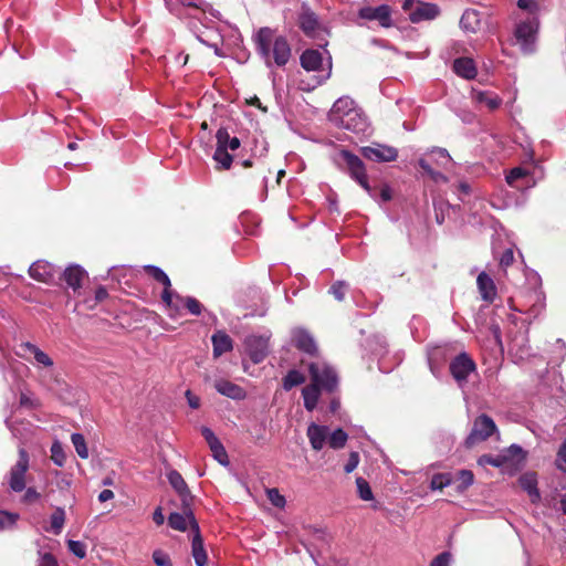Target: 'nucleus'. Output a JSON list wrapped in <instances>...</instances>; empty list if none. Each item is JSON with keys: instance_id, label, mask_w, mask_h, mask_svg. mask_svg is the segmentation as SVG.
<instances>
[{"instance_id": "obj_1", "label": "nucleus", "mask_w": 566, "mask_h": 566, "mask_svg": "<svg viewBox=\"0 0 566 566\" xmlns=\"http://www.w3.org/2000/svg\"><path fill=\"white\" fill-rule=\"evenodd\" d=\"M328 118L335 126L357 135L366 134L369 130L368 118L355 101L347 96L339 97L334 103Z\"/></svg>"}, {"instance_id": "obj_2", "label": "nucleus", "mask_w": 566, "mask_h": 566, "mask_svg": "<svg viewBox=\"0 0 566 566\" xmlns=\"http://www.w3.org/2000/svg\"><path fill=\"white\" fill-rule=\"evenodd\" d=\"M255 44L258 52L265 60L270 66L271 46L274 62L277 66H284L291 57V48L289 42L283 36H277L273 40V32L269 28H262L255 35Z\"/></svg>"}, {"instance_id": "obj_3", "label": "nucleus", "mask_w": 566, "mask_h": 566, "mask_svg": "<svg viewBox=\"0 0 566 566\" xmlns=\"http://www.w3.org/2000/svg\"><path fill=\"white\" fill-rule=\"evenodd\" d=\"M15 354L20 358L31 363L39 370H44L46 374H51L54 367L53 359L39 346L31 342H22L19 344Z\"/></svg>"}, {"instance_id": "obj_4", "label": "nucleus", "mask_w": 566, "mask_h": 566, "mask_svg": "<svg viewBox=\"0 0 566 566\" xmlns=\"http://www.w3.org/2000/svg\"><path fill=\"white\" fill-rule=\"evenodd\" d=\"M311 381L322 387L324 391L333 392L338 385V377L332 366L325 361H314L308 365Z\"/></svg>"}, {"instance_id": "obj_5", "label": "nucleus", "mask_w": 566, "mask_h": 566, "mask_svg": "<svg viewBox=\"0 0 566 566\" xmlns=\"http://www.w3.org/2000/svg\"><path fill=\"white\" fill-rule=\"evenodd\" d=\"M495 432V422L491 417L483 413L474 420L472 430L465 439V446L471 448L479 442L485 441Z\"/></svg>"}, {"instance_id": "obj_6", "label": "nucleus", "mask_w": 566, "mask_h": 566, "mask_svg": "<svg viewBox=\"0 0 566 566\" xmlns=\"http://www.w3.org/2000/svg\"><path fill=\"white\" fill-rule=\"evenodd\" d=\"M537 30L538 20L535 17H531L516 25L515 38L523 52L531 53L534 51Z\"/></svg>"}, {"instance_id": "obj_7", "label": "nucleus", "mask_w": 566, "mask_h": 566, "mask_svg": "<svg viewBox=\"0 0 566 566\" xmlns=\"http://www.w3.org/2000/svg\"><path fill=\"white\" fill-rule=\"evenodd\" d=\"M476 365L467 354L461 353L450 363V373L460 388H463L471 374L475 373Z\"/></svg>"}, {"instance_id": "obj_8", "label": "nucleus", "mask_w": 566, "mask_h": 566, "mask_svg": "<svg viewBox=\"0 0 566 566\" xmlns=\"http://www.w3.org/2000/svg\"><path fill=\"white\" fill-rule=\"evenodd\" d=\"M340 157L345 161L352 178L355 179L370 196H373L363 160L348 150H342Z\"/></svg>"}, {"instance_id": "obj_9", "label": "nucleus", "mask_w": 566, "mask_h": 566, "mask_svg": "<svg viewBox=\"0 0 566 566\" xmlns=\"http://www.w3.org/2000/svg\"><path fill=\"white\" fill-rule=\"evenodd\" d=\"M29 469V455L21 448L19 459L9 472V486L13 492H22L25 489V473Z\"/></svg>"}, {"instance_id": "obj_10", "label": "nucleus", "mask_w": 566, "mask_h": 566, "mask_svg": "<svg viewBox=\"0 0 566 566\" xmlns=\"http://www.w3.org/2000/svg\"><path fill=\"white\" fill-rule=\"evenodd\" d=\"M360 153L366 159L376 163H390L398 157V150L395 147L382 144L361 147Z\"/></svg>"}, {"instance_id": "obj_11", "label": "nucleus", "mask_w": 566, "mask_h": 566, "mask_svg": "<svg viewBox=\"0 0 566 566\" xmlns=\"http://www.w3.org/2000/svg\"><path fill=\"white\" fill-rule=\"evenodd\" d=\"M168 524L171 528L180 532H185L190 527L192 531H195V534L199 533V525L195 518L190 505H188V507L182 505V513H171L168 517Z\"/></svg>"}, {"instance_id": "obj_12", "label": "nucleus", "mask_w": 566, "mask_h": 566, "mask_svg": "<svg viewBox=\"0 0 566 566\" xmlns=\"http://www.w3.org/2000/svg\"><path fill=\"white\" fill-rule=\"evenodd\" d=\"M358 17L369 21L376 20L382 28H390L392 25L391 9L387 4L364 7L359 9Z\"/></svg>"}, {"instance_id": "obj_13", "label": "nucleus", "mask_w": 566, "mask_h": 566, "mask_svg": "<svg viewBox=\"0 0 566 566\" xmlns=\"http://www.w3.org/2000/svg\"><path fill=\"white\" fill-rule=\"evenodd\" d=\"M269 337L251 335L244 340L248 355L255 364L261 363L268 355Z\"/></svg>"}, {"instance_id": "obj_14", "label": "nucleus", "mask_w": 566, "mask_h": 566, "mask_svg": "<svg viewBox=\"0 0 566 566\" xmlns=\"http://www.w3.org/2000/svg\"><path fill=\"white\" fill-rule=\"evenodd\" d=\"M292 344L301 352L315 355L317 353V345L313 335L305 328L296 327L291 333Z\"/></svg>"}, {"instance_id": "obj_15", "label": "nucleus", "mask_w": 566, "mask_h": 566, "mask_svg": "<svg viewBox=\"0 0 566 566\" xmlns=\"http://www.w3.org/2000/svg\"><path fill=\"white\" fill-rule=\"evenodd\" d=\"M29 274L36 281L51 283L56 276L60 275V269L46 261L39 260L30 265Z\"/></svg>"}, {"instance_id": "obj_16", "label": "nucleus", "mask_w": 566, "mask_h": 566, "mask_svg": "<svg viewBox=\"0 0 566 566\" xmlns=\"http://www.w3.org/2000/svg\"><path fill=\"white\" fill-rule=\"evenodd\" d=\"M145 271L157 282L161 283L164 285V291L161 294L163 302L167 306H174V293L170 290L171 282L168 275L158 266L156 265H146Z\"/></svg>"}, {"instance_id": "obj_17", "label": "nucleus", "mask_w": 566, "mask_h": 566, "mask_svg": "<svg viewBox=\"0 0 566 566\" xmlns=\"http://www.w3.org/2000/svg\"><path fill=\"white\" fill-rule=\"evenodd\" d=\"M440 13V9L434 3L419 1L416 4L415 10L409 13V20L412 23H419L422 21H431L436 19Z\"/></svg>"}, {"instance_id": "obj_18", "label": "nucleus", "mask_w": 566, "mask_h": 566, "mask_svg": "<svg viewBox=\"0 0 566 566\" xmlns=\"http://www.w3.org/2000/svg\"><path fill=\"white\" fill-rule=\"evenodd\" d=\"M167 479L171 488L180 496L182 505L188 507L192 502V495L181 474L176 470H170L167 473Z\"/></svg>"}, {"instance_id": "obj_19", "label": "nucleus", "mask_w": 566, "mask_h": 566, "mask_svg": "<svg viewBox=\"0 0 566 566\" xmlns=\"http://www.w3.org/2000/svg\"><path fill=\"white\" fill-rule=\"evenodd\" d=\"M298 25L302 31L311 38H315L319 30V21L317 15L306 6L302 7V11L298 17Z\"/></svg>"}, {"instance_id": "obj_20", "label": "nucleus", "mask_w": 566, "mask_h": 566, "mask_svg": "<svg viewBox=\"0 0 566 566\" xmlns=\"http://www.w3.org/2000/svg\"><path fill=\"white\" fill-rule=\"evenodd\" d=\"M214 388L220 395L233 400H243L247 397V392L242 387L227 379H217L214 381Z\"/></svg>"}, {"instance_id": "obj_21", "label": "nucleus", "mask_w": 566, "mask_h": 566, "mask_svg": "<svg viewBox=\"0 0 566 566\" xmlns=\"http://www.w3.org/2000/svg\"><path fill=\"white\" fill-rule=\"evenodd\" d=\"M306 434L312 448L319 451L323 449L328 438V427L311 423L307 428Z\"/></svg>"}, {"instance_id": "obj_22", "label": "nucleus", "mask_w": 566, "mask_h": 566, "mask_svg": "<svg viewBox=\"0 0 566 566\" xmlns=\"http://www.w3.org/2000/svg\"><path fill=\"white\" fill-rule=\"evenodd\" d=\"M476 284L482 300L493 302L496 296L494 281L485 272H481L476 279Z\"/></svg>"}, {"instance_id": "obj_23", "label": "nucleus", "mask_w": 566, "mask_h": 566, "mask_svg": "<svg viewBox=\"0 0 566 566\" xmlns=\"http://www.w3.org/2000/svg\"><path fill=\"white\" fill-rule=\"evenodd\" d=\"M453 71L457 75L465 80L474 78L478 73L475 63L470 57L455 59L453 62Z\"/></svg>"}, {"instance_id": "obj_24", "label": "nucleus", "mask_w": 566, "mask_h": 566, "mask_svg": "<svg viewBox=\"0 0 566 566\" xmlns=\"http://www.w3.org/2000/svg\"><path fill=\"white\" fill-rule=\"evenodd\" d=\"M300 61L306 71H319L323 65V54L318 50H305Z\"/></svg>"}, {"instance_id": "obj_25", "label": "nucleus", "mask_w": 566, "mask_h": 566, "mask_svg": "<svg viewBox=\"0 0 566 566\" xmlns=\"http://www.w3.org/2000/svg\"><path fill=\"white\" fill-rule=\"evenodd\" d=\"M518 484L525 492H527L532 502H536L539 500L536 473L526 472L522 474L518 479Z\"/></svg>"}, {"instance_id": "obj_26", "label": "nucleus", "mask_w": 566, "mask_h": 566, "mask_svg": "<svg viewBox=\"0 0 566 566\" xmlns=\"http://www.w3.org/2000/svg\"><path fill=\"white\" fill-rule=\"evenodd\" d=\"M213 346V356L219 357L224 353L232 350V339L222 331H218L211 337Z\"/></svg>"}, {"instance_id": "obj_27", "label": "nucleus", "mask_w": 566, "mask_h": 566, "mask_svg": "<svg viewBox=\"0 0 566 566\" xmlns=\"http://www.w3.org/2000/svg\"><path fill=\"white\" fill-rule=\"evenodd\" d=\"M86 272L80 265H70L63 272V277L66 284L74 291L81 286Z\"/></svg>"}, {"instance_id": "obj_28", "label": "nucleus", "mask_w": 566, "mask_h": 566, "mask_svg": "<svg viewBox=\"0 0 566 566\" xmlns=\"http://www.w3.org/2000/svg\"><path fill=\"white\" fill-rule=\"evenodd\" d=\"M472 98L479 104L485 105L490 111H494L500 107L502 99L492 92L488 91H472Z\"/></svg>"}, {"instance_id": "obj_29", "label": "nucleus", "mask_w": 566, "mask_h": 566, "mask_svg": "<svg viewBox=\"0 0 566 566\" xmlns=\"http://www.w3.org/2000/svg\"><path fill=\"white\" fill-rule=\"evenodd\" d=\"M322 387L311 381L310 385L303 388L302 395L304 399V407L308 411H313L318 402Z\"/></svg>"}, {"instance_id": "obj_30", "label": "nucleus", "mask_w": 566, "mask_h": 566, "mask_svg": "<svg viewBox=\"0 0 566 566\" xmlns=\"http://www.w3.org/2000/svg\"><path fill=\"white\" fill-rule=\"evenodd\" d=\"M444 360V349L442 347H433L428 352V364L433 376L439 377L440 366Z\"/></svg>"}, {"instance_id": "obj_31", "label": "nucleus", "mask_w": 566, "mask_h": 566, "mask_svg": "<svg viewBox=\"0 0 566 566\" xmlns=\"http://www.w3.org/2000/svg\"><path fill=\"white\" fill-rule=\"evenodd\" d=\"M192 557L197 566H206L207 563V553L203 547V542L199 533H196L192 543Z\"/></svg>"}, {"instance_id": "obj_32", "label": "nucleus", "mask_w": 566, "mask_h": 566, "mask_svg": "<svg viewBox=\"0 0 566 566\" xmlns=\"http://www.w3.org/2000/svg\"><path fill=\"white\" fill-rule=\"evenodd\" d=\"M217 145L231 150H237L240 147V139L238 137H230L226 128H219L217 134Z\"/></svg>"}, {"instance_id": "obj_33", "label": "nucleus", "mask_w": 566, "mask_h": 566, "mask_svg": "<svg viewBox=\"0 0 566 566\" xmlns=\"http://www.w3.org/2000/svg\"><path fill=\"white\" fill-rule=\"evenodd\" d=\"M480 24L479 13L475 10H465L460 19L463 30L475 32Z\"/></svg>"}, {"instance_id": "obj_34", "label": "nucleus", "mask_w": 566, "mask_h": 566, "mask_svg": "<svg viewBox=\"0 0 566 566\" xmlns=\"http://www.w3.org/2000/svg\"><path fill=\"white\" fill-rule=\"evenodd\" d=\"M50 521H51L50 531L54 535H59L62 532L64 523H65L64 510L62 507H56L54 510V512L52 513Z\"/></svg>"}, {"instance_id": "obj_35", "label": "nucleus", "mask_w": 566, "mask_h": 566, "mask_svg": "<svg viewBox=\"0 0 566 566\" xmlns=\"http://www.w3.org/2000/svg\"><path fill=\"white\" fill-rule=\"evenodd\" d=\"M304 381H305L304 375L296 369H292L283 378V388H284V390L289 391L292 388L303 384Z\"/></svg>"}, {"instance_id": "obj_36", "label": "nucleus", "mask_w": 566, "mask_h": 566, "mask_svg": "<svg viewBox=\"0 0 566 566\" xmlns=\"http://www.w3.org/2000/svg\"><path fill=\"white\" fill-rule=\"evenodd\" d=\"M19 518L20 515L18 513L0 510V531L13 530Z\"/></svg>"}, {"instance_id": "obj_37", "label": "nucleus", "mask_w": 566, "mask_h": 566, "mask_svg": "<svg viewBox=\"0 0 566 566\" xmlns=\"http://www.w3.org/2000/svg\"><path fill=\"white\" fill-rule=\"evenodd\" d=\"M430 158L432 161H434L438 166L446 168L448 165L451 164L452 158L444 148H433L430 154Z\"/></svg>"}, {"instance_id": "obj_38", "label": "nucleus", "mask_w": 566, "mask_h": 566, "mask_svg": "<svg viewBox=\"0 0 566 566\" xmlns=\"http://www.w3.org/2000/svg\"><path fill=\"white\" fill-rule=\"evenodd\" d=\"M213 159L220 165L222 169H229L232 165L233 158L228 153V148H223L222 146H218L213 154Z\"/></svg>"}, {"instance_id": "obj_39", "label": "nucleus", "mask_w": 566, "mask_h": 566, "mask_svg": "<svg viewBox=\"0 0 566 566\" xmlns=\"http://www.w3.org/2000/svg\"><path fill=\"white\" fill-rule=\"evenodd\" d=\"M347 433L343 429H336L332 433L328 432V444L333 449H340L346 444Z\"/></svg>"}, {"instance_id": "obj_40", "label": "nucleus", "mask_w": 566, "mask_h": 566, "mask_svg": "<svg viewBox=\"0 0 566 566\" xmlns=\"http://www.w3.org/2000/svg\"><path fill=\"white\" fill-rule=\"evenodd\" d=\"M71 441L75 448V451L77 455L81 459H87L88 458V449L84 439V436L81 433H72Z\"/></svg>"}, {"instance_id": "obj_41", "label": "nucleus", "mask_w": 566, "mask_h": 566, "mask_svg": "<svg viewBox=\"0 0 566 566\" xmlns=\"http://www.w3.org/2000/svg\"><path fill=\"white\" fill-rule=\"evenodd\" d=\"M174 297H176L178 301H181L184 302L186 308L189 311V313H191L192 315H200L201 312H202V305L200 304V302L198 300H196L195 297H191V296H187L185 298H182L181 296H179L178 294H174Z\"/></svg>"}, {"instance_id": "obj_42", "label": "nucleus", "mask_w": 566, "mask_h": 566, "mask_svg": "<svg viewBox=\"0 0 566 566\" xmlns=\"http://www.w3.org/2000/svg\"><path fill=\"white\" fill-rule=\"evenodd\" d=\"M349 290V285L345 281H336L329 287V293L334 296L335 300L342 302L345 298L346 293Z\"/></svg>"}, {"instance_id": "obj_43", "label": "nucleus", "mask_w": 566, "mask_h": 566, "mask_svg": "<svg viewBox=\"0 0 566 566\" xmlns=\"http://www.w3.org/2000/svg\"><path fill=\"white\" fill-rule=\"evenodd\" d=\"M357 492L363 501H371L374 494L369 483L364 478L356 479Z\"/></svg>"}, {"instance_id": "obj_44", "label": "nucleus", "mask_w": 566, "mask_h": 566, "mask_svg": "<svg viewBox=\"0 0 566 566\" xmlns=\"http://www.w3.org/2000/svg\"><path fill=\"white\" fill-rule=\"evenodd\" d=\"M213 458L221 464V465H229V457L228 453L222 446V443L219 441L216 444H212L209 447Z\"/></svg>"}, {"instance_id": "obj_45", "label": "nucleus", "mask_w": 566, "mask_h": 566, "mask_svg": "<svg viewBox=\"0 0 566 566\" xmlns=\"http://www.w3.org/2000/svg\"><path fill=\"white\" fill-rule=\"evenodd\" d=\"M419 166H420V167H421V169H422L423 171H426V172H427V174L432 178V180H434L436 182H439V181H443V182H446V181H447V177H446L443 174H441V172H439V171L434 170V169L431 167V165H430V163L428 161V159H426V158H421V159H419Z\"/></svg>"}, {"instance_id": "obj_46", "label": "nucleus", "mask_w": 566, "mask_h": 566, "mask_svg": "<svg viewBox=\"0 0 566 566\" xmlns=\"http://www.w3.org/2000/svg\"><path fill=\"white\" fill-rule=\"evenodd\" d=\"M452 482V479L450 474L448 473H438L434 474L431 479L430 488L432 490H442L450 485Z\"/></svg>"}, {"instance_id": "obj_47", "label": "nucleus", "mask_w": 566, "mask_h": 566, "mask_svg": "<svg viewBox=\"0 0 566 566\" xmlns=\"http://www.w3.org/2000/svg\"><path fill=\"white\" fill-rule=\"evenodd\" d=\"M51 459L57 467H63L66 460L63 447L60 442H54L51 447Z\"/></svg>"}, {"instance_id": "obj_48", "label": "nucleus", "mask_w": 566, "mask_h": 566, "mask_svg": "<svg viewBox=\"0 0 566 566\" xmlns=\"http://www.w3.org/2000/svg\"><path fill=\"white\" fill-rule=\"evenodd\" d=\"M457 480L459 482L458 489L464 491L473 484L474 475L470 470H461L458 472Z\"/></svg>"}, {"instance_id": "obj_49", "label": "nucleus", "mask_w": 566, "mask_h": 566, "mask_svg": "<svg viewBox=\"0 0 566 566\" xmlns=\"http://www.w3.org/2000/svg\"><path fill=\"white\" fill-rule=\"evenodd\" d=\"M67 547L72 554L81 559L86 556V545L81 541L69 539Z\"/></svg>"}, {"instance_id": "obj_50", "label": "nucleus", "mask_w": 566, "mask_h": 566, "mask_svg": "<svg viewBox=\"0 0 566 566\" xmlns=\"http://www.w3.org/2000/svg\"><path fill=\"white\" fill-rule=\"evenodd\" d=\"M268 499L270 500L271 504L275 507L283 509L286 504L285 497L279 492L277 489H269L266 491Z\"/></svg>"}, {"instance_id": "obj_51", "label": "nucleus", "mask_w": 566, "mask_h": 566, "mask_svg": "<svg viewBox=\"0 0 566 566\" xmlns=\"http://www.w3.org/2000/svg\"><path fill=\"white\" fill-rule=\"evenodd\" d=\"M478 463L480 465H492V467H495V468H500L503 465L504 463V459L502 457H493V455H490V454H484L482 457L479 458L478 460Z\"/></svg>"}, {"instance_id": "obj_52", "label": "nucleus", "mask_w": 566, "mask_h": 566, "mask_svg": "<svg viewBox=\"0 0 566 566\" xmlns=\"http://www.w3.org/2000/svg\"><path fill=\"white\" fill-rule=\"evenodd\" d=\"M527 174L528 171L526 169L522 167H515L506 175V182L510 186H513L516 180L525 177Z\"/></svg>"}, {"instance_id": "obj_53", "label": "nucleus", "mask_w": 566, "mask_h": 566, "mask_svg": "<svg viewBox=\"0 0 566 566\" xmlns=\"http://www.w3.org/2000/svg\"><path fill=\"white\" fill-rule=\"evenodd\" d=\"M153 559L157 566H172L170 557L163 551H155L153 553Z\"/></svg>"}, {"instance_id": "obj_54", "label": "nucleus", "mask_w": 566, "mask_h": 566, "mask_svg": "<svg viewBox=\"0 0 566 566\" xmlns=\"http://www.w3.org/2000/svg\"><path fill=\"white\" fill-rule=\"evenodd\" d=\"M557 468L566 473V440L562 443L556 459Z\"/></svg>"}, {"instance_id": "obj_55", "label": "nucleus", "mask_w": 566, "mask_h": 566, "mask_svg": "<svg viewBox=\"0 0 566 566\" xmlns=\"http://www.w3.org/2000/svg\"><path fill=\"white\" fill-rule=\"evenodd\" d=\"M452 555L449 552H443L436 556L430 566H450Z\"/></svg>"}, {"instance_id": "obj_56", "label": "nucleus", "mask_w": 566, "mask_h": 566, "mask_svg": "<svg viewBox=\"0 0 566 566\" xmlns=\"http://www.w3.org/2000/svg\"><path fill=\"white\" fill-rule=\"evenodd\" d=\"M358 463H359L358 452H355V451L350 452L347 463L344 467L345 472L346 473L353 472L358 467Z\"/></svg>"}, {"instance_id": "obj_57", "label": "nucleus", "mask_w": 566, "mask_h": 566, "mask_svg": "<svg viewBox=\"0 0 566 566\" xmlns=\"http://www.w3.org/2000/svg\"><path fill=\"white\" fill-rule=\"evenodd\" d=\"M514 261V253L512 249H507L503 252L501 259H500V265L503 269L509 268Z\"/></svg>"}, {"instance_id": "obj_58", "label": "nucleus", "mask_w": 566, "mask_h": 566, "mask_svg": "<svg viewBox=\"0 0 566 566\" xmlns=\"http://www.w3.org/2000/svg\"><path fill=\"white\" fill-rule=\"evenodd\" d=\"M201 433H202L203 438L206 439L209 447L219 442V439L217 438V436L213 433V431L210 428L202 427Z\"/></svg>"}, {"instance_id": "obj_59", "label": "nucleus", "mask_w": 566, "mask_h": 566, "mask_svg": "<svg viewBox=\"0 0 566 566\" xmlns=\"http://www.w3.org/2000/svg\"><path fill=\"white\" fill-rule=\"evenodd\" d=\"M39 566H57V562L51 553H44L41 556Z\"/></svg>"}, {"instance_id": "obj_60", "label": "nucleus", "mask_w": 566, "mask_h": 566, "mask_svg": "<svg viewBox=\"0 0 566 566\" xmlns=\"http://www.w3.org/2000/svg\"><path fill=\"white\" fill-rule=\"evenodd\" d=\"M186 398H187V401L189 403V406L192 408V409H197L199 408L200 406V399L198 396L193 395L190 390H187L186 391Z\"/></svg>"}, {"instance_id": "obj_61", "label": "nucleus", "mask_w": 566, "mask_h": 566, "mask_svg": "<svg viewBox=\"0 0 566 566\" xmlns=\"http://www.w3.org/2000/svg\"><path fill=\"white\" fill-rule=\"evenodd\" d=\"M517 6L518 8L523 10H528L531 12H533L536 8V3L534 2V0H518Z\"/></svg>"}, {"instance_id": "obj_62", "label": "nucleus", "mask_w": 566, "mask_h": 566, "mask_svg": "<svg viewBox=\"0 0 566 566\" xmlns=\"http://www.w3.org/2000/svg\"><path fill=\"white\" fill-rule=\"evenodd\" d=\"M458 190L460 192L459 199L463 201L464 200L463 196H468L471 192V187L467 182H460L458 186Z\"/></svg>"}, {"instance_id": "obj_63", "label": "nucleus", "mask_w": 566, "mask_h": 566, "mask_svg": "<svg viewBox=\"0 0 566 566\" xmlns=\"http://www.w3.org/2000/svg\"><path fill=\"white\" fill-rule=\"evenodd\" d=\"M153 521H154L157 525H161V524H164V522H165V516H164V513H163L161 507H157V509L155 510V512L153 513Z\"/></svg>"}, {"instance_id": "obj_64", "label": "nucleus", "mask_w": 566, "mask_h": 566, "mask_svg": "<svg viewBox=\"0 0 566 566\" xmlns=\"http://www.w3.org/2000/svg\"><path fill=\"white\" fill-rule=\"evenodd\" d=\"M418 0H403L402 1V9L406 13H411L412 10H415L416 4H418Z\"/></svg>"}]
</instances>
